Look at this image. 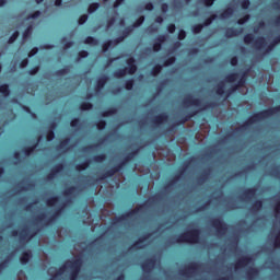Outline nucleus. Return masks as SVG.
<instances>
[{"label": "nucleus", "instance_id": "28", "mask_svg": "<svg viewBox=\"0 0 280 280\" xmlns=\"http://www.w3.org/2000/svg\"><path fill=\"white\" fill-rule=\"evenodd\" d=\"M233 12H235V10L232 7H228L221 14V19H229V16H233Z\"/></svg>", "mask_w": 280, "mask_h": 280}, {"label": "nucleus", "instance_id": "8", "mask_svg": "<svg viewBox=\"0 0 280 280\" xmlns=\"http://www.w3.org/2000/svg\"><path fill=\"white\" fill-rule=\"evenodd\" d=\"M211 226L219 235H224L229 231V226L221 218H214L211 220Z\"/></svg>", "mask_w": 280, "mask_h": 280}, {"label": "nucleus", "instance_id": "2", "mask_svg": "<svg viewBox=\"0 0 280 280\" xmlns=\"http://www.w3.org/2000/svg\"><path fill=\"white\" fill-rule=\"evenodd\" d=\"M137 154H139V149H136V150L129 152L119 163L115 164L109 170L105 171L98 177V180H106V178H113V176H115V174L121 172V170H124V167H126V165H128V163H130V161H132V159H135V156H137Z\"/></svg>", "mask_w": 280, "mask_h": 280}, {"label": "nucleus", "instance_id": "22", "mask_svg": "<svg viewBox=\"0 0 280 280\" xmlns=\"http://www.w3.org/2000/svg\"><path fill=\"white\" fill-rule=\"evenodd\" d=\"M247 78H248V70H245V71H243L242 73H241V77H240V79H238V81H237V85L242 89V88H244V86H246V80H247Z\"/></svg>", "mask_w": 280, "mask_h": 280}, {"label": "nucleus", "instance_id": "20", "mask_svg": "<svg viewBox=\"0 0 280 280\" xmlns=\"http://www.w3.org/2000/svg\"><path fill=\"white\" fill-rule=\"evenodd\" d=\"M30 259H32V250L23 252L20 256V262L22 266H27L30 264Z\"/></svg>", "mask_w": 280, "mask_h": 280}, {"label": "nucleus", "instance_id": "29", "mask_svg": "<svg viewBox=\"0 0 280 280\" xmlns=\"http://www.w3.org/2000/svg\"><path fill=\"white\" fill-rule=\"evenodd\" d=\"M259 275V269L255 267H249L247 270V277L248 279H255Z\"/></svg>", "mask_w": 280, "mask_h": 280}, {"label": "nucleus", "instance_id": "43", "mask_svg": "<svg viewBox=\"0 0 280 280\" xmlns=\"http://www.w3.org/2000/svg\"><path fill=\"white\" fill-rule=\"evenodd\" d=\"M83 43H84L85 45H94V46L98 44L97 39H96L95 37H93V36H88V37H85V39L83 40Z\"/></svg>", "mask_w": 280, "mask_h": 280}, {"label": "nucleus", "instance_id": "10", "mask_svg": "<svg viewBox=\"0 0 280 280\" xmlns=\"http://www.w3.org/2000/svg\"><path fill=\"white\" fill-rule=\"evenodd\" d=\"M71 199H67L66 202H63L59 208H57L52 212V214L46 220V225L54 224V221L58 220V218H60V215L65 211V207H67V205H71Z\"/></svg>", "mask_w": 280, "mask_h": 280}, {"label": "nucleus", "instance_id": "35", "mask_svg": "<svg viewBox=\"0 0 280 280\" xmlns=\"http://www.w3.org/2000/svg\"><path fill=\"white\" fill-rule=\"evenodd\" d=\"M70 71V67L69 66H65L63 68L57 70L55 72V75H57L58 78H60L61 75H67V73H69Z\"/></svg>", "mask_w": 280, "mask_h": 280}, {"label": "nucleus", "instance_id": "5", "mask_svg": "<svg viewBox=\"0 0 280 280\" xmlns=\"http://www.w3.org/2000/svg\"><path fill=\"white\" fill-rule=\"evenodd\" d=\"M196 162V158L195 156H190L186 162H184L183 167L178 171V173L164 186V189H171V187H174V185H176V183L178 180H180V178H183V174H185V172H187V170L189 168V165H191V163Z\"/></svg>", "mask_w": 280, "mask_h": 280}, {"label": "nucleus", "instance_id": "38", "mask_svg": "<svg viewBox=\"0 0 280 280\" xmlns=\"http://www.w3.org/2000/svg\"><path fill=\"white\" fill-rule=\"evenodd\" d=\"M63 170H65V164L58 163L50 171L52 172V174L57 175V174H60V172H62Z\"/></svg>", "mask_w": 280, "mask_h": 280}, {"label": "nucleus", "instance_id": "33", "mask_svg": "<svg viewBox=\"0 0 280 280\" xmlns=\"http://www.w3.org/2000/svg\"><path fill=\"white\" fill-rule=\"evenodd\" d=\"M97 10H100V2L91 3L88 7V14H93V12H97Z\"/></svg>", "mask_w": 280, "mask_h": 280}, {"label": "nucleus", "instance_id": "58", "mask_svg": "<svg viewBox=\"0 0 280 280\" xmlns=\"http://www.w3.org/2000/svg\"><path fill=\"white\" fill-rule=\"evenodd\" d=\"M209 178V171H203V173L199 176L198 180L199 183H205Z\"/></svg>", "mask_w": 280, "mask_h": 280}, {"label": "nucleus", "instance_id": "32", "mask_svg": "<svg viewBox=\"0 0 280 280\" xmlns=\"http://www.w3.org/2000/svg\"><path fill=\"white\" fill-rule=\"evenodd\" d=\"M77 189L78 187L70 186L63 190V196H66V198H69V196H73V194H75Z\"/></svg>", "mask_w": 280, "mask_h": 280}, {"label": "nucleus", "instance_id": "16", "mask_svg": "<svg viewBox=\"0 0 280 280\" xmlns=\"http://www.w3.org/2000/svg\"><path fill=\"white\" fill-rule=\"evenodd\" d=\"M152 234L150 233H144L142 236H140L138 238V241H136L130 248H133L135 250H141V248H143V246H141V244H143V242H147V240H150Z\"/></svg>", "mask_w": 280, "mask_h": 280}, {"label": "nucleus", "instance_id": "50", "mask_svg": "<svg viewBox=\"0 0 280 280\" xmlns=\"http://www.w3.org/2000/svg\"><path fill=\"white\" fill-rule=\"evenodd\" d=\"M19 36H20L19 31H14L13 34L9 37V40H8L9 45L14 44V42L19 38Z\"/></svg>", "mask_w": 280, "mask_h": 280}, {"label": "nucleus", "instance_id": "54", "mask_svg": "<svg viewBox=\"0 0 280 280\" xmlns=\"http://www.w3.org/2000/svg\"><path fill=\"white\" fill-rule=\"evenodd\" d=\"M196 115H198V110H191L183 117L186 119V121H189V119H192V117H196Z\"/></svg>", "mask_w": 280, "mask_h": 280}, {"label": "nucleus", "instance_id": "53", "mask_svg": "<svg viewBox=\"0 0 280 280\" xmlns=\"http://www.w3.org/2000/svg\"><path fill=\"white\" fill-rule=\"evenodd\" d=\"M71 128H80L81 121L80 118H72L70 121Z\"/></svg>", "mask_w": 280, "mask_h": 280}, {"label": "nucleus", "instance_id": "17", "mask_svg": "<svg viewBox=\"0 0 280 280\" xmlns=\"http://www.w3.org/2000/svg\"><path fill=\"white\" fill-rule=\"evenodd\" d=\"M183 104L185 106H200L202 101L200 98H194L191 94H188L184 100Z\"/></svg>", "mask_w": 280, "mask_h": 280}, {"label": "nucleus", "instance_id": "9", "mask_svg": "<svg viewBox=\"0 0 280 280\" xmlns=\"http://www.w3.org/2000/svg\"><path fill=\"white\" fill-rule=\"evenodd\" d=\"M37 232H34L30 234V230L27 228H24L21 230V232L13 230L11 232L12 237H20L21 242H30L33 237H35Z\"/></svg>", "mask_w": 280, "mask_h": 280}, {"label": "nucleus", "instance_id": "51", "mask_svg": "<svg viewBox=\"0 0 280 280\" xmlns=\"http://www.w3.org/2000/svg\"><path fill=\"white\" fill-rule=\"evenodd\" d=\"M176 62V57L172 56L164 60V67H172Z\"/></svg>", "mask_w": 280, "mask_h": 280}, {"label": "nucleus", "instance_id": "48", "mask_svg": "<svg viewBox=\"0 0 280 280\" xmlns=\"http://www.w3.org/2000/svg\"><path fill=\"white\" fill-rule=\"evenodd\" d=\"M135 30L132 28V26H127L122 30L121 32V36L125 38H128L129 35L131 34V32H133Z\"/></svg>", "mask_w": 280, "mask_h": 280}, {"label": "nucleus", "instance_id": "62", "mask_svg": "<svg viewBox=\"0 0 280 280\" xmlns=\"http://www.w3.org/2000/svg\"><path fill=\"white\" fill-rule=\"evenodd\" d=\"M40 14H43L40 11H35L34 13H31L27 15V21L32 20V19H38V16H40Z\"/></svg>", "mask_w": 280, "mask_h": 280}, {"label": "nucleus", "instance_id": "30", "mask_svg": "<svg viewBox=\"0 0 280 280\" xmlns=\"http://www.w3.org/2000/svg\"><path fill=\"white\" fill-rule=\"evenodd\" d=\"M33 30H34V26H32V25H28V26L24 30V32H23V34H22L23 40H27V38H30V37L32 36Z\"/></svg>", "mask_w": 280, "mask_h": 280}, {"label": "nucleus", "instance_id": "56", "mask_svg": "<svg viewBox=\"0 0 280 280\" xmlns=\"http://www.w3.org/2000/svg\"><path fill=\"white\" fill-rule=\"evenodd\" d=\"M97 130H105L106 129V120H98L96 122Z\"/></svg>", "mask_w": 280, "mask_h": 280}, {"label": "nucleus", "instance_id": "18", "mask_svg": "<svg viewBox=\"0 0 280 280\" xmlns=\"http://www.w3.org/2000/svg\"><path fill=\"white\" fill-rule=\"evenodd\" d=\"M248 264H253V257L243 256L235 262L234 268L235 270H237L238 268H244L248 266Z\"/></svg>", "mask_w": 280, "mask_h": 280}, {"label": "nucleus", "instance_id": "13", "mask_svg": "<svg viewBox=\"0 0 280 280\" xmlns=\"http://www.w3.org/2000/svg\"><path fill=\"white\" fill-rule=\"evenodd\" d=\"M170 116L167 115V113H162L156 115L153 119H152V124L153 126H163L164 124H166V121H168Z\"/></svg>", "mask_w": 280, "mask_h": 280}, {"label": "nucleus", "instance_id": "36", "mask_svg": "<svg viewBox=\"0 0 280 280\" xmlns=\"http://www.w3.org/2000/svg\"><path fill=\"white\" fill-rule=\"evenodd\" d=\"M80 110H91L93 109V103L90 102H82L79 105Z\"/></svg>", "mask_w": 280, "mask_h": 280}, {"label": "nucleus", "instance_id": "34", "mask_svg": "<svg viewBox=\"0 0 280 280\" xmlns=\"http://www.w3.org/2000/svg\"><path fill=\"white\" fill-rule=\"evenodd\" d=\"M161 71H163V66L158 63L151 69V75H153V78H156V75H159Z\"/></svg>", "mask_w": 280, "mask_h": 280}, {"label": "nucleus", "instance_id": "31", "mask_svg": "<svg viewBox=\"0 0 280 280\" xmlns=\"http://www.w3.org/2000/svg\"><path fill=\"white\" fill-rule=\"evenodd\" d=\"M103 143H104V139H100L96 143L84 147L83 150L84 152L89 150H95V148H100V145H102Z\"/></svg>", "mask_w": 280, "mask_h": 280}, {"label": "nucleus", "instance_id": "21", "mask_svg": "<svg viewBox=\"0 0 280 280\" xmlns=\"http://www.w3.org/2000/svg\"><path fill=\"white\" fill-rule=\"evenodd\" d=\"M243 196L247 200H250L252 198H255V196H257V187H252V188L245 189V191L243 192Z\"/></svg>", "mask_w": 280, "mask_h": 280}, {"label": "nucleus", "instance_id": "40", "mask_svg": "<svg viewBox=\"0 0 280 280\" xmlns=\"http://www.w3.org/2000/svg\"><path fill=\"white\" fill-rule=\"evenodd\" d=\"M215 19H218V15L215 14L210 15L208 19L203 21L202 23L203 27H209V25H211V23H213Z\"/></svg>", "mask_w": 280, "mask_h": 280}, {"label": "nucleus", "instance_id": "61", "mask_svg": "<svg viewBox=\"0 0 280 280\" xmlns=\"http://www.w3.org/2000/svg\"><path fill=\"white\" fill-rule=\"evenodd\" d=\"M167 40V35H159L156 38H155V42L156 43H160V45H163V43H165Z\"/></svg>", "mask_w": 280, "mask_h": 280}, {"label": "nucleus", "instance_id": "39", "mask_svg": "<svg viewBox=\"0 0 280 280\" xmlns=\"http://www.w3.org/2000/svg\"><path fill=\"white\" fill-rule=\"evenodd\" d=\"M241 88L236 84L232 85L228 91H226V94H225V100L231 97V95H233V93H235L236 91H238Z\"/></svg>", "mask_w": 280, "mask_h": 280}, {"label": "nucleus", "instance_id": "55", "mask_svg": "<svg viewBox=\"0 0 280 280\" xmlns=\"http://www.w3.org/2000/svg\"><path fill=\"white\" fill-rule=\"evenodd\" d=\"M61 42L63 43L65 49H71L73 47V42L67 40V37H63Z\"/></svg>", "mask_w": 280, "mask_h": 280}, {"label": "nucleus", "instance_id": "63", "mask_svg": "<svg viewBox=\"0 0 280 280\" xmlns=\"http://www.w3.org/2000/svg\"><path fill=\"white\" fill-rule=\"evenodd\" d=\"M69 141H70L69 138H65L63 140L60 141L58 148H59L60 150H62V148H67V145H69Z\"/></svg>", "mask_w": 280, "mask_h": 280}, {"label": "nucleus", "instance_id": "45", "mask_svg": "<svg viewBox=\"0 0 280 280\" xmlns=\"http://www.w3.org/2000/svg\"><path fill=\"white\" fill-rule=\"evenodd\" d=\"M93 161H94L95 163H104V161H106V153H101V154H98V155H95V156L93 158Z\"/></svg>", "mask_w": 280, "mask_h": 280}, {"label": "nucleus", "instance_id": "37", "mask_svg": "<svg viewBox=\"0 0 280 280\" xmlns=\"http://www.w3.org/2000/svg\"><path fill=\"white\" fill-rule=\"evenodd\" d=\"M59 200H60V197H58V196H52V197H50V198H48V199L46 200V205H47L48 207H55V205H56Z\"/></svg>", "mask_w": 280, "mask_h": 280}, {"label": "nucleus", "instance_id": "24", "mask_svg": "<svg viewBox=\"0 0 280 280\" xmlns=\"http://www.w3.org/2000/svg\"><path fill=\"white\" fill-rule=\"evenodd\" d=\"M264 209V201L261 199H257L252 205V211H261Z\"/></svg>", "mask_w": 280, "mask_h": 280}, {"label": "nucleus", "instance_id": "26", "mask_svg": "<svg viewBox=\"0 0 280 280\" xmlns=\"http://www.w3.org/2000/svg\"><path fill=\"white\" fill-rule=\"evenodd\" d=\"M215 93H217V95H219L220 97H222L223 95H224V97H226V91H224V82H220V83L217 85Z\"/></svg>", "mask_w": 280, "mask_h": 280}, {"label": "nucleus", "instance_id": "47", "mask_svg": "<svg viewBox=\"0 0 280 280\" xmlns=\"http://www.w3.org/2000/svg\"><path fill=\"white\" fill-rule=\"evenodd\" d=\"M56 139V132L52 129L46 131V141H54Z\"/></svg>", "mask_w": 280, "mask_h": 280}, {"label": "nucleus", "instance_id": "27", "mask_svg": "<svg viewBox=\"0 0 280 280\" xmlns=\"http://www.w3.org/2000/svg\"><path fill=\"white\" fill-rule=\"evenodd\" d=\"M184 124H187V119L182 116L177 121H175L171 127H168V132H172L176 128V126H184Z\"/></svg>", "mask_w": 280, "mask_h": 280}, {"label": "nucleus", "instance_id": "59", "mask_svg": "<svg viewBox=\"0 0 280 280\" xmlns=\"http://www.w3.org/2000/svg\"><path fill=\"white\" fill-rule=\"evenodd\" d=\"M89 21V15L88 14H83L78 19V23L80 25H84V23H86Z\"/></svg>", "mask_w": 280, "mask_h": 280}, {"label": "nucleus", "instance_id": "64", "mask_svg": "<svg viewBox=\"0 0 280 280\" xmlns=\"http://www.w3.org/2000/svg\"><path fill=\"white\" fill-rule=\"evenodd\" d=\"M241 8L242 10H248V8H250V0H243L241 2Z\"/></svg>", "mask_w": 280, "mask_h": 280}, {"label": "nucleus", "instance_id": "11", "mask_svg": "<svg viewBox=\"0 0 280 280\" xmlns=\"http://www.w3.org/2000/svg\"><path fill=\"white\" fill-rule=\"evenodd\" d=\"M154 266H156V258L151 257L148 258L145 261L141 262L140 268L142 272H144L145 275H150L152 270H154Z\"/></svg>", "mask_w": 280, "mask_h": 280}, {"label": "nucleus", "instance_id": "3", "mask_svg": "<svg viewBox=\"0 0 280 280\" xmlns=\"http://www.w3.org/2000/svg\"><path fill=\"white\" fill-rule=\"evenodd\" d=\"M176 244H198L200 242V230L191 229L175 237Z\"/></svg>", "mask_w": 280, "mask_h": 280}, {"label": "nucleus", "instance_id": "52", "mask_svg": "<svg viewBox=\"0 0 280 280\" xmlns=\"http://www.w3.org/2000/svg\"><path fill=\"white\" fill-rule=\"evenodd\" d=\"M250 21V15L245 14L243 18L237 20L238 25H244L245 23H248Z\"/></svg>", "mask_w": 280, "mask_h": 280}, {"label": "nucleus", "instance_id": "49", "mask_svg": "<svg viewBox=\"0 0 280 280\" xmlns=\"http://www.w3.org/2000/svg\"><path fill=\"white\" fill-rule=\"evenodd\" d=\"M110 47H113V40L109 39L102 45V51L106 54Z\"/></svg>", "mask_w": 280, "mask_h": 280}, {"label": "nucleus", "instance_id": "25", "mask_svg": "<svg viewBox=\"0 0 280 280\" xmlns=\"http://www.w3.org/2000/svg\"><path fill=\"white\" fill-rule=\"evenodd\" d=\"M89 165H91V160H86L80 164L75 165L77 172H84V170H89Z\"/></svg>", "mask_w": 280, "mask_h": 280}, {"label": "nucleus", "instance_id": "6", "mask_svg": "<svg viewBox=\"0 0 280 280\" xmlns=\"http://www.w3.org/2000/svg\"><path fill=\"white\" fill-rule=\"evenodd\" d=\"M82 257H77L73 260H68L67 266L70 269V280H78L80 277V270H82Z\"/></svg>", "mask_w": 280, "mask_h": 280}, {"label": "nucleus", "instance_id": "46", "mask_svg": "<svg viewBox=\"0 0 280 280\" xmlns=\"http://www.w3.org/2000/svg\"><path fill=\"white\" fill-rule=\"evenodd\" d=\"M133 88H135V79H129L125 82L126 91H132Z\"/></svg>", "mask_w": 280, "mask_h": 280}, {"label": "nucleus", "instance_id": "57", "mask_svg": "<svg viewBox=\"0 0 280 280\" xmlns=\"http://www.w3.org/2000/svg\"><path fill=\"white\" fill-rule=\"evenodd\" d=\"M82 58H89V51H86V50L79 51L77 60H82Z\"/></svg>", "mask_w": 280, "mask_h": 280}, {"label": "nucleus", "instance_id": "4", "mask_svg": "<svg viewBox=\"0 0 280 280\" xmlns=\"http://www.w3.org/2000/svg\"><path fill=\"white\" fill-rule=\"evenodd\" d=\"M126 63L128 67L114 71V78H124L127 73L129 75H135V73H137V60H135L133 57L128 58Z\"/></svg>", "mask_w": 280, "mask_h": 280}, {"label": "nucleus", "instance_id": "1", "mask_svg": "<svg viewBox=\"0 0 280 280\" xmlns=\"http://www.w3.org/2000/svg\"><path fill=\"white\" fill-rule=\"evenodd\" d=\"M161 200V194H155L154 196L150 197L148 201L144 203L137 206L135 209L119 215L113 219L112 224H121V222H126V220L130 218H135V215H138L145 209V207H150L154 205L155 202H159Z\"/></svg>", "mask_w": 280, "mask_h": 280}, {"label": "nucleus", "instance_id": "7", "mask_svg": "<svg viewBox=\"0 0 280 280\" xmlns=\"http://www.w3.org/2000/svg\"><path fill=\"white\" fill-rule=\"evenodd\" d=\"M245 45H250L254 43L255 49L261 50L266 47V37H257L255 39V35L248 33L243 38Z\"/></svg>", "mask_w": 280, "mask_h": 280}, {"label": "nucleus", "instance_id": "19", "mask_svg": "<svg viewBox=\"0 0 280 280\" xmlns=\"http://www.w3.org/2000/svg\"><path fill=\"white\" fill-rule=\"evenodd\" d=\"M242 32H244V28L228 27L225 30L224 36L225 38H233L235 36H240Z\"/></svg>", "mask_w": 280, "mask_h": 280}, {"label": "nucleus", "instance_id": "14", "mask_svg": "<svg viewBox=\"0 0 280 280\" xmlns=\"http://www.w3.org/2000/svg\"><path fill=\"white\" fill-rule=\"evenodd\" d=\"M108 82V75L103 74L96 80V84L94 86L95 93H100L105 86L106 83Z\"/></svg>", "mask_w": 280, "mask_h": 280}, {"label": "nucleus", "instance_id": "44", "mask_svg": "<svg viewBox=\"0 0 280 280\" xmlns=\"http://www.w3.org/2000/svg\"><path fill=\"white\" fill-rule=\"evenodd\" d=\"M205 25L202 24H195L191 26V32L192 34H200V32H202Z\"/></svg>", "mask_w": 280, "mask_h": 280}, {"label": "nucleus", "instance_id": "41", "mask_svg": "<svg viewBox=\"0 0 280 280\" xmlns=\"http://www.w3.org/2000/svg\"><path fill=\"white\" fill-rule=\"evenodd\" d=\"M237 78H240V73L238 72H232V73H230L225 77V81L235 82L237 80Z\"/></svg>", "mask_w": 280, "mask_h": 280}, {"label": "nucleus", "instance_id": "23", "mask_svg": "<svg viewBox=\"0 0 280 280\" xmlns=\"http://www.w3.org/2000/svg\"><path fill=\"white\" fill-rule=\"evenodd\" d=\"M10 84L3 83L0 85V95L2 97H10Z\"/></svg>", "mask_w": 280, "mask_h": 280}, {"label": "nucleus", "instance_id": "42", "mask_svg": "<svg viewBox=\"0 0 280 280\" xmlns=\"http://www.w3.org/2000/svg\"><path fill=\"white\" fill-rule=\"evenodd\" d=\"M144 21H145V16L141 15L140 18H138V19L133 22V24H132V26H131L132 30H135V27H141V25H143Z\"/></svg>", "mask_w": 280, "mask_h": 280}, {"label": "nucleus", "instance_id": "15", "mask_svg": "<svg viewBox=\"0 0 280 280\" xmlns=\"http://www.w3.org/2000/svg\"><path fill=\"white\" fill-rule=\"evenodd\" d=\"M42 140H43V136H38L34 144L30 147H24L22 149L23 154H25V156H32V153L34 152V150H36V148H38V144L40 143Z\"/></svg>", "mask_w": 280, "mask_h": 280}, {"label": "nucleus", "instance_id": "12", "mask_svg": "<svg viewBox=\"0 0 280 280\" xmlns=\"http://www.w3.org/2000/svg\"><path fill=\"white\" fill-rule=\"evenodd\" d=\"M200 264L198 262H190L188 266L185 267V269L180 270V275H191L194 272H197V270H200Z\"/></svg>", "mask_w": 280, "mask_h": 280}, {"label": "nucleus", "instance_id": "60", "mask_svg": "<svg viewBox=\"0 0 280 280\" xmlns=\"http://www.w3.org/2000/svg\"><path fill=\"white\" fill-rule=\"evenodd\" d=\"M40 71V66H35L28 70V75H36Z\"/></svg>", "mask_w": 280, "mask_h": 280}]
</instances>
